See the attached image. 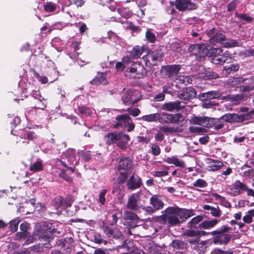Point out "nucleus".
I'll return each mask as SVG.
<instances>
[{
	"mask_svg": "<svg viewBox=\"0 0 254 254\" xmlns=\"http://www.w3.org/2000/svg\"><path fill=\"white\" fill-rule=\"evenodd\" d=\"M126 71L125 75L130 79L143 78L147 74V71L143 65L139 62H134L129 59L125 58Z\"/></svg>",
	"mask_w": 254,
	"mask_h": 254,
	"instance_id": "1",
	"label": "nucleus"
},
{
	"mask_svg": "<svg viewBox=\"0 0 254 254\" xmlns=\"http://www.w3.org/2000/svg\"><path fill=\"white\" fill-rule=\"evenodd\" d=\"M57 229L52 228V224L48 222L37 223L34 228V236L39 239L50 241L52 239V234L56 232Z\"/></svg>",
	"mask_w": 254,
	"mask_h": 254,
	"instance_id": "2",
	"label": "nucleus"
},
{
	"mask_svg": "<svg viewBox=\"0 0 254 254\" xmlns=\"http://www.w3.org/2000/svg\"><path fill=\"white\" fill-rule=\"evenodd\" d=\"M231 229L228 225H223L213 231L210 232V235L214 236L212 242L216 245H227L230 241L231 235L226 234Z\"/></svg>",
	"mask_w": 254,
	"mask_h": 254,
	"instance_id": "3",
	"label": "nucleus"
},
{
	"mask_svg": "<svg viewBox=\"0 0 254 254\" xmlns=\"http://www.w3.org/2000/svg\"><path fill=\"white\" fill-rule=\"evenodd\" d=\"M254 115V109L249 110V108L244 107L240 108L238 114H226L223 118L230 123H235L249 120L253 118Z\"/></svg>",
	"mask_w": 254,
	"mask_h": 254,
	"instance_id": "4",
	"label": "nucleus"
},
{
	"mask_svg": "<svg viewBox=\"0 0 254 254\" xmlns=\"http://www.w3.org/2000/svg\"><path fill=\"white\" fill-rule=\"evenodd\" d=\"M164 212L165 213L161 216L164 223H168L170 226L180 225L181 221L178 217L176 207H169Z\"/></svg>",
	"mask_w": 254,
	"mask_h": 254,
	"instance_id": "5",
	"label": "nucleus"
},
{
	"mask_svg": "<svg viewBox=\"0 0 254 254\" xmlns=\"http://www.w3.org/2000/svg\"><path fill=\"white\" fill-rule=\"evenodd\" d=\"M126 207L135 211H140V209H144V202L141 200L139 192L132 193L128 197Z\"/></svg>",
	"mask_w": 254,
	"mask_h": 254,
	"instance_id": "6",
	"label": "nucleus"
},
{
	"mask_svg": "<svg viewBox=\"0 0 254 254\" xmlns=\"http://www.w3.org/2000/svg\"><path fill=\"white\" fill-rule=\"evenodd\" d=\"M117 123L113 125L115 128L119 127H127L128 132L133 130L134 128L135 125L131 118L127 114L120 115L116 117Z\"/></svg>",
	"mask_w": 254,
	"mask_h": 254,
	"instance_id": "7",
	"label": "nucleus"
},
{
	"mask_svg": "<svg viewBox=\"0 0 254 254\" xmlns=\"http://www.w3.org/2000/svg\"><path fill=\"white\" fill-rule=\"evenodd\" d=\"M163 52L161 50H156L149 52L147 55L143 56L142 59L144 61L146 66L156 65L157 62L162 61Z\"/></svg>",
	"mask_w": 254,
	"mask_h": 254,
	"instance_id": "8",
	"label": "nucleus"
},
{
	"mask_svg": "<svg viewBox=\"0 0 254 254\" xmlns=\"http://www.w3.org/2000/svg\"><path fill=\"white\" fill-rule=\"evenodd\" d=\"M188 50L190 54L195 56V59L199 61L203 60L208 52V49L203 44L191 45L189 46Z\"/></svg>",
	"mask_w": 254,
	"mask_h": 254,
	"instance_id": "9",
	"label": "nucleus"
},
{
	"mask_svg": "<svg viewBox=\"0 0 254 254\" xmlns=\"http://www.w3.org/2000/svg\"><path fill=\"white\" fill-rule=\"evenodd\" d=\"M210 234V232L204 231H200L198 229L195 231L190 230L187 232V238L186 241L190 244L197 245L199 243L200 237Z\"/></svg>",
	"mask_w": 254,
	"mask_h": 254,
	"instance_id": "10",
	"label": "nucleus"
},
{
	"mask_svg": "<svg viewBox=\"0 0 254 254\" xmlns=\"http://www.w3.org/2000/svg\"><path fill=\"white\" fill-rule=\"evenodd\" d=\"M180 70L179 65L173 64L162 66L161 73L164 78H169L178 74Z\"/></svg>",
	"mask_w": 254,
	"mask_h": 254,
	"instance_id": "11",
	"label": "nucleus"
},
{
	"mask_svg": "<svg viewBox=\"0 0 254 254\" xmlns=\"http://www.w3.org/2000/svg\"><path fill=\"white\" fill-rule=\"evenodd\" d=\"M176 7L179 11L192 10L196 9L197 5L190 0H176Z\"/></svg>",
	"mask_w": 254,
	"mask_h": 254,
	"instance_id": "12",
	"label": "nucleus"
},
{
	"mask_svg": "<svg viewBox=\"0 0 254 254\" xmlns=\"http://www.w3.org/2000/svg\"><path fill=\"white\" fill-rule=\"evenodd\" d=\"M203 216L201 215H198L192 218L190 221L188 222L186 229L184 231L183 235L187 236V232L190 230L195 231L199 228L198 225L203 220Z\"/></svg>",
	"mask_w": 254,
	"mask_h": 254,
	"instance_id": "13",
	"label": "nucleus"
},
{
	"mask_svg": "<svg viewBox=\"0 0 254 254\" xmlns=\"http://www.w3.org/2000/svg\"><path fill=\"white\" fill-rule=\"evenodd\" d=\"M222 95V92L218 90H212L199 94L197 98L200 101H203L204 100H211L215 99H219Z\"/></svg>",
	"mask_w": 254,
	"mask_h": 254,
	"instance_id": "14",
	"label": "nucleus"
},
{
	"mask_svg": "<svg viewBox=\"0 0 254 254\" xmlns=\"http://www.w3.org/2000/svg\"><path fill=\"white\" fill-rule=\"evenodd\" d=\"M196 96V92L192 87H188L178 92V96L184 100H190Z\"/></svg>",
	"mask_w": 254,
	"mask_h": 254,
	"instance_id": "15",
	"label": "nucleus"
},
{
	"mask_svg": "<svg viewBox=\"0 0 254 254\" xmlns=\"http://www.w3.org/2000/svg\"><path fill=\"white\" fill-rule=\"evenodd\" d=\"M104 232L107 236L110 238L113 237L115 239L122 240L124 239V236L121 231L117 227L112 228L109 226H104L103 228Z\"/></svg>",
	"mask_w": 254,
	"mask_h": 254,
	"instance_id": "16",
	"label": "nucleus"
},
{
	"mask_svg": "<svg viewBox=\"0 0 254 254\" xmlns=\"http://www.w3.org/2000/svg\"><path fill=\"white\" fill-rule=\"evenodd\" d=\"M142 185L141 179L137 175H131L127 182L128 190H134Z\"/></svg>",
	"mask_w": 254,
	"mask_h": 254,
	"instance_id": "17",
	"label": "nucleus"
},
{
	"mask_svg": "<svg viewBox=\"0 0 254 254\" xmlns=\"http://www.w3.org/2000/svg\"><path fill=\"white\" fill-rule=\"evenodd\" d=\"M234 59L229 56L227 52H224L217 57L211 58V62L215 64H222L225 63H231Z\"/></svg>",
	"mask_w": 254,
	"mask_h": 254,
	"instance_id": "18",
	"label": "nucleus"
},
{
	"mask_svg": "<svg viewBox=\"0 0 254 254\" xmlns=\"http://www.w3.org/2000/svg\"><path fill=\"white\" fill-rule=\"evenodd\" d=\"M178 217L181 221V223L186 221L189 218L194 215V210L192 209H187L184 208H180L176 207Z\"/></svg>",
	"mask_w": 254,
	"mask_h": 254,
	"instance_id": "19",
	"label": "nucleus"
},
{
	"mask_svg": "<svg viewBox=\"0 0 254 254\" xmlns=\"http://www.w3.org/2000/svg\"><path fill=\"white\" fill-rule=\"evenodd\" d=\"M184 108V105H181V102L179 101L166 103L162 105V109L164 110L172 112L179 111Z\"/></svg>",
	"mask_w": 254,
	"mask_h": 254,
	"instance_id": "20",
	"label": "nucleus"
},
{
	"mask_svg": "<svg viewBox=\"0 0 254 254\" xmlns=\"http://www.w3.org/2000/svg\"><path fill=\"white\" fill-rule=\"evenodd\" d=\"M132 162L129 158H122L119 162L118 170L119 172L121 171L128 172L132 167Z\"/></svg>",
	"mask_w": 254,
	"mask_h": 254,
	"instance_id": "21",
	"label": "nucleus"
},
{
	"mask_svg": "<svg viewBox=\"0 0 254 254\" xmlns=\"http://www.w3.org/2000/svg\"><path fill=\"white\" fill-rule=\"evenodd\" d=\"M122 100L125 105L127 106L133 105L137 102V100L134 97L133 92L132 90H128L123 95Z\"/></svg>",
	"mask_w": 254,
	"mask_h": 254,
	"instance_id": "22",
	"label": "nucleus"
},
{
	"mask_svg": "<svg viewBox=\"0 0 254 254\" xmlns=\"http://www.w3.org/2000/svg\"><path fill=\"white\" fill-rule=\"evenodd\" d=\"M130 138L127 134L120 132L118 138L117 146L122 150L126 149L128 147V142Z\"/></svg>",
	"mask_w": 254,
	"mask_h": 254,
	"instance_id": "23",
	"label": "nucleus"
},
{
	"mask_svg": "<svg viewBox=\"0 0 254 254\" xmlns=\"http://www.w3.org/2000/svg\"><path fill=\"white\" fill-rule=\"evenodd\" d=\"M106 75L107 73L105 72H99L97 73L95 78L90 81V83L95 85H98L101 84H106L108 83Z\"/></svg>",
	"mask_w": 254,
	"mask_h": 254,
	"instance_id": "24",
	"label": "nucleus"
},
{
	"mask_svg": "<svg viewBox=\"0 0 254 254\" xmlns=\"http://www.w3.org/2000/svg\"><path fill=\"white\" fill-rule=\"evenodd\" d=\"M15 239L16 240H21L22 239L26 240L25 242V244H29L30 243H32L34 240L36 239V237L33 236H31L29 235V233H26L23 232H17L15 236Z\"/></svg>",
	"mask_w": 254,
	"mask_h": 254,
	"instance_id": "25",
	"label": "nucleus"
},
{
	"mask_svg": "<svg viewBox=\"0 0 254 254\" xmlns=\"http://www.w3.org/2000/svg\"><path fill=\"white\" fill-rule=\"evenodd\" d=\"M120 133L119 132H109L107 133L104 136V139L106 144L107 145H111L117 142L118 138L120 136Z\"/></svg>",
	"mask_w": 254,
	"mask_h": 254,
	"instance_id": "26",
	"label": "nucleus"
},
{
	"mask_svg": "<svg viewBox=\"0 0 254 254\" xmlns=\"http://www.w3.org/2000/svg\"><path fill=\"white\" fill-rule=\"evenodd\" d=\"M219 220L217 219H213L211 220H205L201 222L199 225V229H210L215 226Z\"/></svg>",
	"mask_w": 254,
	"mask_h": 254,
	"instance_id": "27",
	"label": "nucleus"
},
{
	"mask_svg": "<svg viewBox=\"0 0 254 254\" xmlns=\"http://www.w3.org/2000/svg\"><path fill=\"white\" fill-rule=\"evenodd\" d=\"M150 203L156 210L162 209L164 205L163 200L156 195H154L151 196L150 199Z\"/></svg>",
	"mask_w": 254,
	"mask_h": 254,
	"instance_id": "28",
	"label": "nucleus"
},
{
	"mask_svg": "<svg viewBox=\"0 0 254 254\" xmlns=\"http://www.w3.org/2000/svg\"><path fill=\"white\" fill-rule=\"evenodd\" d=\"M144 51V48L142 47L139 46H135L132 50L129 52V56H128L130 58V59H136L140 58L142 54Z\"/></svg>",
	"mask_w": 254,
	"mask_h": 254,
	"instance_id": "29",
	"label": "nucleus"
},
{
	"mask_svg": "<svg viewBox=\"0 0 254 254\" xmlns=\"http://www.w3.org/2000/svg\"><path fill=\"white\" fill-rule=\"evenodd\" d=\"M209 163L211 164V165L207 167V170L209 171L214 172L217 171L221 168L224 165L223 163L220 161L211 159H209Z\"/></svg>",
	"mask_w": 254,
	"mask_h": 254,
	"instance_id": "30",
	"label": "nucleus"
},
{
	"mask_svg": "<svg viewBox=\"0 0 254 254\" xmlns=\"http://www.w3.org/2000/svg\"><path fill=\"white\" fill-rule=\"evenodd\" d=\"M203 208L207 210L208 211L207 213H210L212 216L217 217L221 215V211L218 206L215 207L209 205H204L203 206Z\"/></svg>",
	"mask_w": 254,
	"mask_h": 254,
	"instance_id": "31",
	"label": "nucleus"
},
{
	"mask_svg": "<svg viewBox=\"0 0 254 254\" xmlns=\"http://www.w3.org/2000/svg\"><path fill=\"white\" fill-rule=\"evenodd\" d=\"M165 161L169 164H172L176 167L184 168L185 167V163L182 160H179L176 156H172L171 157L167 158Z\"/></svg>",
	"mask_w": 254,
	"mask_h": 254,
	"instance_id": "32",
	"label": "nucleus"
},
{
	"mask_svg": "<svg viewBox=\"0 0 254 254\" xmlns=\"http://www.w3.org/2000/svg\"><path fill=\"white\" fill-rule=\"evenodd\" d=\"M244 81L245 79L241 77H232L228 79L227 84L229 86L232 87H238Z\"/></svg>",
	"mask_w": 254,
	"mask_h": 254,
	"instance_id": "33",
	"label": "nucleus"
},
{
	"mask_svg": "<svg viewBox=\"0 0 254 254\" xmlns=\"http://www.w3.org/2000/svg\"><path fill=\"white\" fill-rule=\"evenodd\" d=\"M171 114L162 112L158 113V121L162 124H171Z\"/></svg>",
	"mask_w": 254,
	"mask_h": 254,
	"instance_id": "34",
	"label": "nucleus"
},
{
	"mask_svg": "<svg viewBox=\"0 0 254 254\" xmlns=\"http://www.w3.org/2000/svg\"><path fill=\"white\" fill-rule=\"evenodd\" d=\"M171 246L176 249L184 250L187 249L188 244L187 243L180 240H174L171 243Z\"/></svg>",
	"mask_w": 254,
	"mask_h": 254,
	"instance_id": "35",
	"label": "nucleus"
},
{
	"mask_svg": "<svg viewBox=\"0 0 254 254\" xmlns=\"http://www.w3.org/2000/svg\"><path fill=\"white\" fill-rule=\"evenodd\" d=\"M253 170L251 166L245 164L240 168V174L243 177L246 178L247 176H250V174L253 173Z\"/></svg>",
	"mask_w": 254,
	"mask_h": 254,
	"instance_id": "36",
	"label": "nucleus"
},
{
	"mask_svg": "<svg viewBox=\"0 0 254 254\" xmlns=\"http://www.w3.org/2000/svg\"><path fill=\"white\" fill-rule=\"evenodd\" d=\"M240 68V65L237 63L232 64L223 67V71L227 74H233L238 71Z\"/></svg>",
	"mask_w": 254,
	"mask_h": 254,
	"instance_id": "37",
	"label": "nucleus"
},
{
	"mask_svg": "<svg viewBox=\"0 0 254 254\" xmlns=\"http://www.w3.org/2000/svg\"><path fill=\"white\" fill-rule=\"evenodd\" d=\"M212 196L216 200H218L220 204L226 208H230L231 206V203L227 201L225 198L216 193H214Z\"/></svg>",
	"mask_w": 254,
	"mask_h": 254,
	"instance_id": "38",
	"label": "nucleus"
},
{
	"mask_svg": "<svg viewBox=\"0 0 254 254\" xmlns=\"http://www.w3.org/2000/svg\"><path fill=\"white\" fill-rule=\"evenodd\" d=\"M225 39V36L221 33H216L212 38L210 39V42L212 44H215L217 43H220L224 41Z\"/></svg>",
	"mask_w": 254,
	"mask_h": 254,
	"instance_id": "39",
	"label": "nucleus"
},
{
	"mask_svg": "<svg viewBox=\"0 0 254 254\" xmlns=\"http://www.w3.org/2000/svg\"><path fill=\"white\" fill-rule=\"evenodd\" d=\"M206 121L205 117L193 116L190 120V123L193 125H197L204 126Z\"/></svg>",
	"mask_w": 254,
	"mask_h": 254,
	"instance_id": "40",
	"label": "nucleus"
},
{
	"mask_svg": "<svg viewBox=\"0 0 254 254\" xmlns=\"http://www.w3.org/2000/svg\"><path fill=\"white\" fill-rule=\"evenodd\" d=\"M43 170V166L42 165V161L40 159H38L36 162L32 164L30 167V170L31 172H37L41 171Z\"/></svg>",
	"mask_w": 254,
	"mask_h": 254,
	"instance_id": "41",
	"label": "nucleus"
},
{
	"mask_svg": "<svg viewBox=\"0 0 254 254\" xmlns=\"http://www.w3.org/2000/svg\"><path fill=\"white\" fill-rule=\"evenodd\" d=\"M171 124H179L185 120V117L180 113L171 114Z\"/></svg>",
	"mask_w": 254,
	"mask_h": 254,
	"instance_id": "42",
	"label": "nucleus"
},
{
	"mask_svg": "<svg viewBox=\"0 0 254 254\" xmlns=\"http://www.w3.org/2000/svg\"><path fill=\"white\" fill-rule=\"evenodd\" d=\"M170 49L171 50L175 53L182 54L183 53V50L181 47V43L178 41H175L172 43L170 45Z\"/></svg>",
	"mask_w": 254,
	"mask_h": 254,
	"instance_id": "43",
	"label": "nucleus"
},
{
	"mask_svg": "<svg viewBox=\"0 0 254 254\" xmlns=\"http://www.w3.org/2000/svg\"><path fill=\"white\" fill-rule=\"evenodd\" d=\"M224 52L223 50L218 48H211L208 49V54L206 56L212 58L217 57L218 55H220Z\"/></svg>",
	"mask_w": 254,
	"mask_h": 254,
	"instance_id": "44",
	"label": "nucleus"
},
{
	"mask_svg": "<svg viewBox=\"0 0 254 254\" xmlns=\"http://www.w3.org/2000/svg\"><path fill=\"white\" fill-rule=\"evenodd\" d=\"M128 172L121 171L120 172V175L117 178L118 183L119 185H122L127 182L128 177Z\"/></svg>",
	"mask_w": 254,
	"mask_h": 254,
	"instance_id": "45",
	"label": "nucleus"
},
{
	"mask_svg": "<svg viewBox=\"0 0 254 254\" xmlns=\"http://www.w3.org/2000/svg\"><path fill=\"white\" fill-rule=\"evenodd\" d=\"M224 116L225 115L221 117L220 118H217V121L215 122V124L213 127L215 130H219L223 128L224 126V121L230 123L224 119L223 118Z\"/></svg>",
	"mask_w": 254,
	"mask_h": 254,
	"instance_id": "46",
	"label": "nucleus"
},
{
	"mask_svg": "<svg viewBox=\"0 0 254 254\" xmlns=\"http://www.w3.org/2000/svg\"><path fill=\"white\" fill-rule=\"evenodd\" d=\"M21 137L25 139H27L28 140L33 141L37 138L38 136L35 132L29 131L24 134H21Z\"/></svg>",
	"mask_w": 254,
	"mask_h": 254,
	"instance_id": "47",
	"label": "nucleus"
},
{
	"mask_svg": "<svg viewBox=\"0 0 254 254\" xmlns=\"http://www.w3.org/2000/svg\"><path fill=\"white\" fill-rule=\"evenodd\" d=\"M141 119L148 122H157L158 119V113L143 116L141 117Z\"/></svg>",
	"mask_w": 254,
	"mask_h": 254,
	"instance_id": "48",
	"label": "nucleus"
},
{
	"mask_svg": "<svg viewBox=\"0 0 254 254\" xmlns=\"http://www.w3.org/2000/svg\"><path fill=\"white\" fill-rule=\"evenodd\" d=\"M177 80L178 81V83H182L187 85L191 83L192 79L189 76H185V75H180L179 76Z\"/></svg>",
	"mask_w": 254,
	"mask_h": 254,
	"instance_id": "49",
	"label": "nucleus"
},
{
	"mask_svg": "<svg viewBox=\"0 0 254 254\" xmlns=\"http://www.w3.org/2000/svg\"><path fill=\"white\" fill-rule=\"evenodd\" d=\"M124 217L126 220H130L132 221H136L139 219L138 217L135 213L129 210L125 211L124 214Z\"/></svg>",
	"mask_w": 254,
	"mask_h": 254,
	"instance_id": "50",
	"label": "nucleus"
},
{
	"mask_svg": "<svg viewBox=\"0 0 254 254\" xmlns=\"http://www.w3.org/2000/svg\"><path fill=\"white\" fill-rule=\"evenodd\" d=\"M107 192V189H103L100 191L98 198V202L100 204L102 205L105 204L106 202V196Z\"/></svg>",
	"mask_w": 254,
	"mask_h": 254,
	"instance_id": "51",
	"label": "nucleus"
},
{
	"mask_svg": "<svg viewBox=\"0 0 254 254\" xmlns=\"http://www.w3.org/2000/svg\"><path fill=\"white\" fill-rule=\"evenodd\" d=\"M145 37L147 40L151 43H154L156 40L155 34L152 32L150 29H148L146 31Z\"/></svg>",
	"mask_w": 254,
	"mask_h": 254,
	"instance_id": "52",
	"label": "nucleus"
},
{
	"mask_svg": "<svg viewBox=\"0 0 254 254\" xmlns=\"http://www.w3.org/2000/svg\"><path fill=\"white\" fill-rule=\"evenodd\" d=\"M75 150L72 148L67 149L64 155L70 161L73 160L75 156Z\"/></svg>",
	"mask_w": 254,
	"mask_h": 254,
	"instance_id": "53",
	"label": "nucleus"
},
{
	"mask_svg": "<svg viewBox=\"0 0 254 254\" xmlns=\"http://www.w3.org/2000/svg\"><path fill=\"white\" fill-rule=\"evenodd\" d=\"M233 186L237 188L238 190L241 191V192L242 191H245L248 188L247 185L245 183L241 182L240 180L235 181Z\"/></svg>",
	"mask_w": 254,
	"mask_h": 254,
	"instance_id": "54",
	"label": "nucleus"
},
{
	"mask_svg": "<svg viewBox=\"0 0 254 254\" xmlns=\"http://www.w3.org/2000/svg\"><path fill=\"white\" fill-rule=\"evenodd\" d=\"M78 112L82 115L86 116H90L92 113V111L90 108L85 107L84 106H79L78 107Z\"/></svg>",
	"mask_w": 254,
	"mask_h": 254,
	"instance_id": "55",
	"label": "nucleus"
},
{
	"mask_svg": "<svg viewBox=\"0 0 254 254\" xmlns=\"http://www.w3.org/2000/svg\"><path fill=\"white\" fill-rule=\"evenodd\" d=\"M225 47H235L240 46V44L238 41L234 39H229L226 42L223 43Z\"/></svg>",
	"mask_w": 254,
	"mask_h": 254,
	"instance_id": "56",
	"label": "nucleus"
},
{
	"mask_svg": "<svg viewBox=\"0 0 254 254\" xmlns=\"http://www.w3.org/2000/svg\"><path fill=\"white\" fill-rule=\"evenodd\" d=\"M204 102L202 103L201 106L203 108H212L218 105V103L212 101L211 100H204Z\"/></svg>",
	"mask_w": 254,
	"mask_h": 254,
	"instance_id": "57",
	"label": "nucleus"
},
{
	"mask_svg": "<svg viewBox=\"0 0 254 254\" xmlns=\"http://www.w3.org/2000/svg\"><path fill=\"white\" fill-rule=\"evenodd\" d=\"M129 59V57L128 56V55L122 58V62H118L116 64V67L118 70H121L122 71L123 69H124V71H126V67H125L126 65L125 64V59Z\"/></svg>",
	"mask_w": 254,
	"mask_h": 254,
	"instance_id": "58",
	"label": "nucleus"
},
{
	"mask_svg": "<svg viewBox=\"0 0 254 254\" xmlns=\"http://www.w3.org/2000/svg\"><path fill=\"white\" fill-rule=\"evenodd\" d=\"M20 222L19 219H14L10 221L9 222V229L14 232L18 229V224Z\"/></svg>",
	"mask_w": 254,
	"mask_h": 254,
	"instance_id": "59",
	"label": "nucleus"
},
{
	"mask_svg": "<svg viewBox=\"0 0 254 254\" xmlns=\"http://www.w3.org/2000/svg\"><path fill=\"white\" fill-rule=\"evenodd\" d=\"M205 119L206 122H205L204 127L207 128L213 127L215 124V122L217 121V118H211L205 117Z\"/></svg>",
	"mask_w": 254,
	"mask_h": 254,
	"instance_id": "60",
	"label": "nucleus"
},
{
	"mask_svg": "<svg viewBox=\"0 0 254 254\" xmlns=\"http://www.w3.org/2000/svg\"><path fill=\"white\" fill-rule=\"evenodd\" d=\"M235 15L237 18L246 21L247 23H251L253 20L252 17L248 15L247 14H238L237 12H236Z\"/></svg>",
	"mask_w": 254,
	"mask_h": 254,
	"instance_id": "61",
	"label": "nucleus"
},
{
	"mask_svg": "<svg viewBox=\"0 0 254 254\" xmlns=\"http://www.w3.org/2000/svg\"><path fill=\"white\" fill-rule=\"evenodd\" d=\"M56 7V4L52 2H48L44 5L45 10L48 12L54 11Z\"/></svg>",
	"mask_w": 254,
	"mask_h": 254,
	"instance_id": "62",
	"label": "nucleus"
},
{
	"mask_svg": "<svg viewBox=\"0 0 254 254\" xmlns=\"http://www.w3.org/2000/svg\"><path fill=\"white\" fill-rule=\"evenodd\" d=\"M46 107V100L44 98H42V99H41V97H40L39 101H38L36 106H35L33 108L34 109H35V110H36L37 109L44 110Z\"/></svg>",
	"mask_w": 254,
	"mask_h": 254,
	"instance_id": "63",
	"label": "nucleus"
},
{
	"mask_svg": "<svg viewBox=\"0 0 254 254\" xmlns=\"http://www.w3.org/2000/svg\"><path fill=\"white\" fill-rule=\"evenodd\" d=\"M193 187L204 188L207 186V182L203 179H198L193 184Z\"/></svg>",
	"mask_w": 254,
	"mask_h": 254,
	"instance_id": "64",
	"label": "nucleus"
}]
</instances>
